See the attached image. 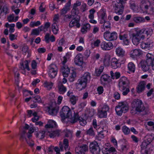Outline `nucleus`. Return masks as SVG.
Wrapping results in <instances>:
<instances>
[{"mask_svg": "<svg viewBox=\"0 0 154 154\" xmlns=\"http://www.w3.org/2000/svg\"><path fill=\"white\" fill-rule=\"evenodd\" d=\"M90 74L88 72H85L77 81L76 84V88L79 90L85 89L87 86L91 79Z\"/></svg>", "mask_w": 154, "mask_h": 154, "instance_id": "obj_1", "label": "nucleus"}, {"mask_svg": "<svg viewBox=\"0 0 154 154\" xmlns=\"http://www.w3.org/2000/svg\"><path fill=\"white\" fill-rule=\"evenodd\" d=\"M74 111L71 110L68 106H64L62 108L60 115L62 119L64 120L68 118L70 119L69 121L71 123H74L77 119L74 118Z\"/></svg>", "mask_w": 154, "mask_h": 154, "instance_id": "obj_2", "label": "nucleus"}, {"mask_svg": "<svg viewBox=\"0 0 154 154\" xmlns=\"http://www.w3.org/2000/svg\"><path fill=\"white\" fill-rule=\"evenodd\" d=\"M124 3L123 0H114L113 1L112 5L113 6L112 10L119 15H121L123 12V4Z\"/></svg>", "mask_w": 154, "mask_h": 154, "instance_id": "obj_3", "label": "nucleus"}, {"mask_svg": "<svg viewBox=\"0 0 154 154\" xmlns=\"http://www.w3.org/2000/svg\"><path fill=\"white\" fill-rule=\"evenodd\" d=\"M128 104L125 102L119 103L115 108V110L117 114L121 116L123 113L126 112L128 110Z\"/></svg>", "mask_w": 154, "mask_h": 154, "instance_id": "obj_4", "label": "nucleus"}, {"mask_svg": "<svg viewBox=\"0 0 154 154\" xmlns=\"http://www.w3.org/2000/svg\"><path fill=\"white\" fill-rule=\"evenodd\" d=\"M103 37L105 40L109 42L116 40L118 38V34L116 32H110L106 31L103 33Z\"/></svg>", "mask_w": 154, "mask_h": 154, "instance_id": "obj_5", "label": "nucleus"}, {"mask_svg": "<svg viewBox=\"0 0 154 154\" xmlns=\"http://www.w3.org/2000/svg\"><path fill=\"white\" fill-rule=\"evenodd\" d=\"M89 147L90 151L93 154H99L100 149L97 142L94 141L91 143Z\"/></svg>", "mask_w": 154, "mask_h": 154, "instance_id": "obj_6", "label": "nucleus"}, {"mask_svg": "<svg viewBox=\"0 0 154 154\" xmlns=\"http://www.w3.org/2000/svg\"><path fill=\"white\" fill-rule=\"evenodd\" d=\"M109 110V106L106 104H104L100 109L98 110V116L100 118H106L107 116V112Z\"/></svg>", "mask_w": 154, "mask_h": 154, "instance_id": "obj_7", "label": "nucleus"}, {"mask_svg": "<svg viewBox=\"0 0 154 154\" xmlns=\"http://www.w3.org/2000/svg\"><path fill=\"white\" fill-rule=\"evenodd\" d=\"M26 132L25 131H23L21 134L20 140L22 141H23L24 140H25L28 145L30 147H32L34 145V142L31 139V138L28 139L27 137H26Z\"/></svg>", "mask_w": 154, "mask_h": 154, "instance_id": "obj_8", "label": "nucleus"}, {"mask_svg": "<svg viewBox=\"0 0 154 154\" xmlns=\"http://www.w3.org/2000/svg\"><path fill=\"white\" fill-rule=\"evenodd\" d=\"M88 146L86 144H82L78 145L75 149V154H85V152L88 151Z\"/></svg>", "mask_w": 154, "mask_h": 154, "instance_id": "obj_9", "label": "nucleus"}, {"mask_svg": "<svg viewBox=\"0 0 154 154\" xmlns=\"http://www.w3.org/2000/svg\"><path fill=\"white\" fill-rule=\"evenodd\" d=\"M49 76L51 78H54L57 72V68L56 65L54 64H51L49 66Z\"/></svg>", "mask_w": 154, "mask_h": 154, "instance_id": "obj_10", "label": "nucleus"}, {"mask_svg": "<svg viewBox=\"0 0 154 154\" xmlns=\"http://www.w3.org/2000/svg\"><path fill=\"white\" fill-rule=\"evenodd\" d=\"M100 46L101 49L103 51H109L113 48L112 43L110 42H106L103 41L100 43Z\"/></svg>", "mask_w": 154, "mask_h": 154, "instance_id": "obj_11", "label": "nucleus"}, {"mask_svg": "<svg viewBox=\"0 0 154 154\" xmlns=\"http://www.w3.org/2000/svg\"><path fill=\"white\" fill-rule=\"evenodd\" d=\"M150 62H148L145 60H142L139 64V65L141 68V69L144 72H146L149 70L151 65Z\"/></svg>", "mask_w": 154, "mask_h": 154, "instance_id": "obj_12", "label": "nucleus"}, {"mask_svg": "<svg viewBox=\"0 0 154 154\" xmlns=\"http://www.w3.org/2000/svg\"><path fill=\"white\" fill-rule=\"evenodd\" d=\"M129 84V80L125 77H122L119 80V88L123 89V87H128Z\"/></svg>", "mask_w": 154, "mask_h": 154, "instance_id": "obj_13", "label": "nucleus"}, {"mask_svg": "<svg viewBox=\"0 0 154 154\" xmlns=\"http://www.w3.org/2000/svg\"><path fill=\"white\" fill-rule=\"evenodd\" d=\"M110 62V66L113 69H116L121 66V63L119 60L115 57L112 58Z\"/></svg>", "mask_w": 154, "mask_h": 154, "instance_id": "obj_14", "label": "nucleus"}, {"mask_svg": "<svg viewBox=\"0 0 154 154\" xmlns=\"http://www.w3.org/2000/svg\"><path fill=\"white\" fill-rule=\"evenodd\" d=\"M74 63L75 65L82 66L83 63V56L81 53L78 54L74 58Z\"/></svg>", "mask_w": 154, "mask_h": 154, "instance_id": "obj_15", "label": "nucleus"}, {"mask_svg": "<svg viewBox=\"0 0 154 154\" xmlns=\"http://www.w3.org/2000/svg\"><path fill=\"white\" fill-rule=\"evenodd\" d=\"M152 43V40L149 39V37L145 42H142L141 45V47L144 49L149 48L153 46Z\"/></svg>", "mask_w": 154, "mask_h": 154, "instance_id": "obj_16", "label": "nucleus"}, {"mask_svg": "<svg viewBox=\"0 0 154 154\" xmlns=\"http://www.w3.org/2000/svg\"><path fill=\"white\" fill-rule=\"evenodd\" d=\"M59 147L61 151L63 150L64 148L66 150H68L69 149L68 140L67 139H64L63 143L61 142L60 143Z\"/></svg>", "mask_w": 154, "mask_h": 154, "instance_id": "obj_17", "label": "nucleus"}, {"mask_svg": "<svg viewBox=\"0 0 154 154\" xmlns=\"http://www.w3.org/2000/svg\"><path fill=\"white\" fill-rule=\"evenodd\" d=\"M146 83L144 81H141L136 88L137 92L140 93L144 91L145 88Z\"/></svg>", "mask_w": 154, "mask_h": 154, "instance_id": "obj_18", "label": "nucleus"}, {"mask_svg": "<svg viewBox=\"0 0 154 154\" xmlns=\"http://www.w3.org/2000/svg\"><path fill=\"white\" fill-rule=\"evenodd\" d=\"M79 17H73L72 20L70 22L69 24V26L70 27H72L76 26L77 27H79L80 25L79 23Z\"/></svg>", "mask_w": 154, "mask_h": 154, "instance_id": "obj_19", "label": "nucleus"}, {"mask_svg": "<svg viewBox=\"0 0 154 154\" xmlns=\"http://www.w3.org/2000/svg\"><path fill=\"white\" fill-rule=\"evenodd\" d=\"M20 69L21 70V72L24 75L26 74V69H27L28 71L30 70L28 62L27 60L25 61L24 64L22 63L21 64Z\"/></svg>", "mask_w": 154, "mask_h": 154, "instance_id": "obj_20", "label": "nucleus"}, {"mask_svg": "<svg viewBox=\"0 0 154 154\" xmlns=\"http://www.w3.org/2000/svg\"><path fill=\"white\" fill-rule=\"evenodd\" d=\"M74 118H75L76 119V121L75 122H76L78 121H79L80 125L82 126H85L86 125L87 122L86 121L82 118L79 117L78 113H74Z\"/></svg>", "mask_w": 154, "mask_h": 154, "instance_id": "obj_21", "label": "nucleus"}, {"mask_svg": "<svg viewBox=\"0 0 154 154\" xmlns=\"http://www.w3.org/2000/svg\"><path fill=\"white\" fill-rule=\"evenodd\" d=\"M8 8L7 6H2L0 5V17L3 16L4 18H5L6 14L8 13Z\"/></svg>", "mask_w": 154, "mask_h": 154, "instance_id": "obj_22", "label": "nucleus"}, {"mask_svg": "<svg viewBox=\"0 0 154 154\" xmlns=\"http://www.w3.org/2000/svg\"><path fill=\"white\" fill-rule=\"evenodd\" d=\"M57 88L58 92L61 94H64L67 90L66 88L64 86L61 82L58 83Z\"/></svg>", "mask_w": 154, "mask_h": 154, "instance_id": "obj_23", "label": "nucleus"}, {"mask_svg": "<svg viewBox=\"0 0 154 154\" xmlns=\"http://www.w3.org/2000/svg\"><path fill=\"white\" fill-rule=\"evenodd\" d=\"M71 5V2H68L65 5L64 7L60 11V14L61 15H65V14L70 10V7Z\"/></svg>", "mask_w": 154, "mask_h": 154, "instance_id": "obj_24", "label": "nucleus"}, {"mask_svg": "<svg viewBox=\"0 0 154 154\" xmlns=\"http://www.w3.org/2000/svg\"><path fill=\"white\" fill-rule=\"evenodd\" d=\"M110 58V55L107 53H105L103 59V63L105 66H108L109 65Z\"/></svg>", "mask_w": 154, "mask_h": 154, "instance_id": "obj_25", "label": "nucleus"}, {"mask_svg": "<svg viewBox=\"0 0 154 154\" xmlns=\"http://www.w3.org/2000/svg\"><path fill=\"white\" fill-rule=\"evenodd\" d=\"M132 41L133 44L135 45H137L140 43V39L139 36L135 34V33H133L131 34Z\"/></svg>", "mask_w": 154, "mask_h": 154, "instance_id": "obj_26", "label": "nucleus"}, {"mask_svg": "<svg viewBox=\"0 0 154 154\" xmlns=\"http://www.w3.org/2000/svg\"><path fill=\"white\" fill-rule=\"evenodd\" d=\"M61 71L64 77H67L70 72V69L66 65L63 66L61 68Z\"/></svg>", "mask_w": 154, "mask_h": 154, "instance_id": "obj_27", "label": "nucleus"}, {"mask_svg": "<svg viewBox=\"0 0 154 154\" xmlns=\"http://www.w3.org/2000/svg\"><path fill=\"white\" fill-rule=\"evenodd\" d=\"M119 38L121 40L123 41V43L125 45H129V41L128 34L120 35L119 36Z\"/></svg>", "mask_w": 154, "mask_h": 154, "instance_id": "obj_28", "label": "nucleus"}, {"mask_svg": "<svg viewBox=\"0 0 154 154\" xmlns=\"http://www.w3.org/2000/svg\"><path fill=\"white\" fill-rule=\"evenodd\" d=\"M141 54V51L140 49H135L131 51L130 56L134 58L136 56H139Z\"/></svg>", "mask_w": 154, "mask_h": 154, "instance_id": "obj_29", "label": "nucleus"}, {"mask_svg": "<svg viewBox=\"0 0 154 154\" xmlns=\"http://www.w3.org/2000/svg\"><path fill=\"white\" fill-rule=\"evenodd\" d=\"M48 112L50 115L54 116L56 115L59 110L58 107L52 108V107L50 106L48 108Z\"/></svg>", "mask_w": 154, "mask_h": 154, "instance_id": "obj_30", "label": "nucleus"}, {"mask_svg": "<svg viewBox=\"0 0 154 154\" xmlns=\"http://www.w3.org/2000/svg\"><path fill=\"white\" fill-rule=\"evenodd\" d=\"M90 28L91 26L89 23L84 24L82 26L81 32L83 34H85L90 30Z\"/></svg>", "mask_w": 154, "mask_h": 154, "instance_id": "obj_31", "label": "nucleus"}, {"mask_svg": "<svg viewBox=\"0 0 154 154\" xmlns=\"http://www.w3.org/2000/svg\"><path fill=\"white\" fill-rule=\"evenodd\" d=\"M133 20L137 23H140L145 22L144 18L141 17H134L133 18Z\"/></svg>", "mask_w": 154, "mask_h": 154, "instance_id": "obj_32", "label": "nucleus"}, {"mask_svg": "<svg viewBox=\"0 0 154 154\" xmlns=\"http://www.w3.org/2000/svg\"><path fill=\"white\" fill-rule=\"evenodd\" d=\"M116 54L119 57L123 56L125 54V51L121 47H118L116 49Z\"/></svg>", "mask_w": 154, "mask_h": 154, "instance_id": "obj_33", "label": "nucleus"}, {"mask_svg": "<svg viewBox=\"0 0 154 154\" xmlns=\"http://www.w3.org/2000/svg\"><path fill=\"white\" fill-rule=\"evenodd\" d=\"M52 31L54 34L56 35L58 33L59 30L57 23H53L52 25Z\"/></svg>", "mask_w": 154, "mask_h": 154, "instance_id": "obj_34", "label": "nucleus"}, {"mask_svg": "<svg viewBox=\"0 0 154 154\" xmlns=\"http://www.w3.org/2000/svg\"><path fill=\"white\" fill-rule=\"evenodd\" d=\"M142 101L139 99H135L132 102L131 106L133 108H134L138 106L140 103H142Z\"/></svg>", "mask_w": 154, "mask_h": 154, "instance_id": "obj_35", "label": "nucleus"}, {"mask_svg": "<svg viewBox=\"0 0 154 154\" xmlns=\"http://www.w3.org/2000/svg\"><path fill=\"white\" fill-rule=\"evenodd\" d=\"M56 126V122L53 121H49L48 122V124H47L45 125L46 128H51L55 127Z\"/></svg>", "mask_w": 154, "mask_h": 154, "instance_id": "obj_36", "label": "nucleus"}, {"mask_svg": "<svg viewBox=\"0 0 154 154\" xmlns=\"http://www.w3.org/2000/svg\"><path fill=\"white\" fill-rule=\"evenodd\" d=\"M149 144V143H148L146 142L144 140L143 141L142 143V144L140 146L141 149V151L142 152L143 150H144L145 152L146 153V154H147V151H146V149L148 147Z\"/></svg>", "mask_w": 154, "mask_h": 154, "instance_id": "obj_37", "label": "nucleus"}, {"mask_svg": "<svg viewBox=\"0 0 154 154\" xmlns=\"http://www.w3.org/2000/svg\"><path fill=\"white\" fill-rule=\"evenodd\" d=\"M60 134V131L58 130H56L50 133L49 135L51 138H54L56 136H58Z\"/></svg>", "mask_w": 154, "mask_h": 154, "instance_id": "obj_38", "label": "nucleus"}, {"mask_svg": "<svg viewBox=\"0 0 154 154\" xmlns=\"http://www.w3.org/2000/svg\"><path fill=\"white\" fill-rule=\"evenodd\" d=\"M128 69L132 72H134L135 71V65L132 62L128 63Z\"/></svg>", "mask_w": 154, "mask_h": 154, "instance_id": "obj_39", "label": "nucleus"}, {"mask_svg": "<svg viewBox=\"0 0 154 154\" xmlns=\"http://www.w3.org/2000/svg\"><path fill=\"white\" fill-rule=\"evenodd\" d=\"M140 105H139L138 106H137L135 108V110L137 112H141L144 110L145 107L144 106L143 102L141 103Z\"/></svg>", "mask_w": 154, "mask_h": 154, "instance_id": "obj_40", "label": "nucleus"}, {"mask_svg": "<svg viewBox=\"0 0 154 154\" xmlns=\"http://www.w3.org/2000/svg\"><path fill=\"white\" fill-rule=\"evenodd\" d=\"M140 105H139L138 106H137L135 108V110L137 112H141L144 110L145 107L144 106L143 102L141 103Z\"/></svg>", "mask_w": 154, "mask_h": 154, "instance_id": "obj_41", "label": "nucleus"}, {"mask_svg": "<svg viewBox=\"0 0 154 154\" xmlns=\"http://www.w3.org/2000/svg\"><path fill=\"white\" fill-rule=\"evenodd\" d=\"M101 13L100 16L101 17V20L100 21L101 24H103L105 21L106 18V13L105 11H103V10H101L100 11Z\"/></svg>", "mask_w": 154, "mask_h": 154, "instance_id": "obj_42", "label": "nucleus"}, {"mask_svg": "<svg viewBox=\"0 0 154 154\" xmlns=\"http://www.w3.org/2000/svg\"><path fill=\"white\" fill-rule=\"evenodd\" d=\"M104 67L103 66H101L99 68H97L95 69V74L97 76L100 75L103 72Z\"/></svg>", "mask_w": 154, "mask_h": 154, "instance_id": "obj_43", "label": "nucleus"}, {"mask_svg": "<svg viewBox=\"0 0 154 154\" xmlns=\"http://www.w3.org/2000/svg\"><path fill=\"white\" fill-rule=\"evenodd\" d=\"M122 132L125 135H128L130 133V129L126 126L124 125L122 126Z\"/></svg>", "mask_w": 154, "mask_h": 154, "instance_id": "obj_44", "label": "nucleus"}, {"mask_svg": "<svg viewBox=\"0 0 154 154\" xmlns=\"http://www.w3.org/2000/svg\"><path fill=\"white\" fill-rule=\"evenodd\" d=\"M44 86L46 87L48 90H50L52 88L53 83L51 82L45 81L44 83Z\"/></svg>", "mask_w": 154, "mask_h": 154, "instance_id": "obj_45", "label": "nucleus"}, {"mask_svg": "<svg viewBox=\"0 0 154 154\" xmlns=\"http://www.w3.org/2000/svg\"><path fill=\"white\" fill-rule=\"evenodd\" d=\"M79 13V9H74L72 8L71 11V14L73 17L76 16V17H79V16L78 15Z\"/></svg>", "mask_w": 154, "mask_h": 154, "instance_id": "obj_46", "label": "nucleus"}, {"mask_svg": "<svg viewBox=\"0 0 154 154\" xmlns=\"http://www.w3.org/2000/svg\"><path fill=\"white\" fill-rule=\"evenodd\" d=\"M76 76V72L73 71L71 73L69 77V80L70 82H73L75 79Z\"/></svg>", "mask_w": 154, "mask_h": 154, "instance_id": "obj_47", "label": "nucleus"}, {"mask_svg": "<svg viewBox=\"0 0 154 154\" xmlns=\"http://www.w3.org/2000/svg\"><path fill=\"white\" fill-rule=\"evenodd\" d=\"M29 128V131L28 133H26V132L25 130H24L23 131H25L26 132V137H27L28 138V139H29L32 137V133L34 131V129L32 128L31 127Z\"/></svg>", "mask_w": 154, "mask_h": 154, "instance_id": "obj_48", "label": "nucleus"}, {"mask_svg": "<svg viewBox=\"0 0 154 154\" xmlns=\"http://www.w3.org/2000/svg\"><path fill=\"white\" fill-rule=\"evenodd\" d=\"M144 32H145V34L148 36H150L153 33V30L151 28H144Z\"/></svg>", "mask_w": 154, "mask_h": 154, "instance_id": "obj_49", "label": "nucleus"}, {"mask_svg": "<svg viewBox=\"0 0 154 154\" xmlns=\"http://www.w3.org/2000/svg\"><path fill=\"white\" fill-rule=\"evenodd\" d=\"M119 89L122 92V94L123 95H126L130 92V90L127 87H123V89L119 88Z\"/></svg>", "mask_w": 154, "mask_h": 154, "instance_id": "obj_50", "label": "nucleus"}, {"mask_svg": "<svg viewBox=\"0 0 154 154\" xmlns=\"http://www.w3.org/2000/svg\"><path fill=\"white\" fill-rule=\"evenodd\" d=\"M77 100V97H76L74 95L71 96L70 98V101L71 103L73 105L76 104Z\"/></svg>", "mask_w": 154, "mask_h": 154, "instance_id": "obj_51", "label": "nucleus"}, {"mask_svg": "<svg viewBox=\"0 0 154 154\" xmlns=\"http://www.w3.org/2000/svg\"><path fill=\"white\" fill-rule=\"evenodd\" d=\"M146 139L144 141L149 144L154 139V137L152 135H148L146 137Z\"/></svg>", "mask_w": 154, "mask_h": 154, "instance_id": "obj_52", "label": "nucleus"}, {"mask_svg": "<svg viewBox=\"0 0 154 154\" xmlns=\"http://www.w3.org/2000/svg\"><path fill=\"white\" fill-rule=\"evenodd\" d=\"M72 17V15L71 14H67L65 15L64 16L63 20L65 22H68L71 19Z\"/></svg>", "mask_w": 154, "mask_h": 154, "instance_id": "obj_53", "label": "nucleus"}, {"mask_svg": "<svg viewBox=\"0 0 154 154\" xmlns=\"http://www.w3.org/2000/svg\"><path fill=\"white\" fill-rule=\"evenodd\" d=\"M103 27H104V30L102 31V32L104 31L105 30V28L108 29L111 28V23L109 21H106L104 22Z\"/></svg>", "mask_w": 154, "mask_h": 154, "instance_id": "obj_54", "label": "nucleus"}, {"mask_svg": "<svg viewBox=\"0 0 154 154\" xmlns=\"http://www.w3.org/2000/svg\"><path fill=\"white\" fill-rule=\"evenodd\" d=\"M146 60L145 61L148 62V61L150 62V63H151V61L152 59L153 58V55L149 53L147 54L146 55Z\"/></svg>", "mask_w": 154, "mask_h": 154, "instance_id": "obj_55", "label": "nucleus"}, {"mask_svg": "<svg viewBox=\"0 0 154 154\" xmlns=\"http://www.w3.org/2000/svg\"><path fill=\"white\" fill-rule=\"evenodd\" d=\"M87 134L90 136H94L95 132L93 129L92 127H91L90 128L86 131Z\"/></svg>", "mask_w": 154, "mask_h": 154, "instance_id": "obj_56", "label": "nucleus"}, {"mask_svg": "<svg viewBox=\"0 0 154 154\" xmlns=\"http://www.w3.org/2000/svg\"><path fill=\"white\" fill-rule=\"evenodd\" d=\"M95 12V10L94 9H92L89 11L90 14L88 16V17L90 19H94V14Z\"/></svg>", "mask_w": 154, "mask_h": 154, "instance_id": "obj_57", "label": "nucleus"}, {"mask_svg": "<svg viewBox=\"0 0 154 154\" xmlns=\"http://www.w3.org/2000/svg\"><path fill=\"white\" fill-rule=\"evenodd\" d=\"M41 24V22L39 21H38L36 22H31L30 23V26L32 27H34V26H37Z\"/></svg>", "mask_w": 154, "mask_h": 154, "instance_id": "obj_58", "label": "nucleus"}, {"mask_svg": "<svg viewBox=\"0 0 154 154\" xmlns=\"http://www.w3.org/2000/svg\"><path fill=\"white\" fill-rule=\"evenodd\" d=\"M144 28L140 29H138L136 30V33H135V34L139 36L140 35L142 34L144 32Z\"/></svg>", "mask_w": 154, "mask_h": 154, "instance_id": "obj_59", "label": "nucleus"}, {"mask_svg": "<svg viewBox=\"0 0 154 154\" xmlns=\"http://www.w3.org/2000/svg\"><path fill=\"white\" fill-rule=\"evenodd\" d=\"M32 97L34 98L36 100L35 101H34V102L35 103L37 102L38 103H42L41 97L40 96L38 95H37L34 97Z\"/></svg>", "mask_w": 154, "mask_h": 154, "instance_id": "obj_60", "label": "nucleus"}, {"mask_svg": "<svg viewBox=\"0 0 154 154\" xmlns=\"http://www.w3.org/2000/svg\"><path fill=\"white\" fill-rule=\"evenodd\" d=\"M81 5V2L79 1H77L74 3L73 6L72 8L74 9H79V7Z\"/></svg>", "mask_w": 154, "mask_h": 154, "instance_id": "obj_61", "label": "nucleus"}, {"mask_svg": "<svg viewBox=\"0 0 154 154\" xmlns=\"http://www.w3.org/2000/svg\"><path fill=\"white\" fill-rule=\"evenodd\" d=\"M88 116L89 117H92L94 115L95 110L93 109H89L88 110Z\"/></svg>", "mask_w": 154, "mask_h": 154, "instance_id": "obj_62", "label": "nucleus"}, {"mask_svg": "<svg viewBox=\"0 0 154 154\" xmlns=\"http://www.w3.org/2000/svg\"><path fill=\"white\" fill-rule=\"evenodd\" d=\"M40 32L37 29H34L32 30L31 35H39Z\"/></svg>", "mask_w": 154, "mask_h": 154, "instance_id": "obj_63", "label": "nucleus"}, {"mask_svg": "<svg viewBox=\"0 0 154 154\" xmlns=\"http://www.w3.org/2000/svg\"><path fill=\"white\" fill-rule=\"evenodd\" d=\"M114 98L116 100H119L120 98V94L117 92H114L113 95Z\"/></svg>", "mask_w": 154, "mask_h": 154, "instance_id": "obj_64", "label": "nucleus"}]
</instances>
